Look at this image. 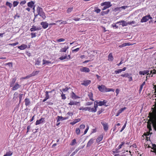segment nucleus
I'll return each instance as SVG.
<instances>
[{
	"label": "nucleus",
	"mask_w": 156,
	"mask_h": 156,
	"mask_svg": "<svg viewBox=\"0 0 156 156\" xmlns=\"http://www.w3.org/2000/svg\"><path fill=\"white\" fill-rule=\"evenodd\" d=\"M154 96V97H156V94H154L153 95ZM155 107H154V112L155 115L153 114V113H150L151 114L150 115V118L149 121L147 122V128L148 129L149 131L147 132L146 133H145L144 134V135L145 136H149V135H151L152 134V133H150V131L152 130V128L151 126V124H152V126H153V122L152 121H156V98L155 99ZM147 140H148V137L147 136Z\"/></svg>",
	"instance_id": "nucleus-1"
},
{
	"label": "nucleus",
	"mask_w": 156,
	"mask_h": 156,
	"mask_svg": "<svg viewBox=\"0 0 156 156\" xmlns=\"http://www.w3.org/2000/svg\"><path fill=\"white\" fill-rule=\"evenodd\" d=\"M101 6H104L103 8H102V10H105L107 9L108 8L112 6L110 2H104L102 3L101 4Z\"/></svg>",
	"instance_id": "nucleus-2"
},
{
	"label": "nucleus",
	"mask_w": 156,
	"mask_h": 156,
	"mask_svg": "<svg viewBox=\"0 0 156 156\" xmlns=\"http://www.w3.org/2000/svg\"><path fill=\"white\" fill-rule=\"evenodd\" d=\"M152 19V17L150 15H147L142 17L140 20L141 23L146 22L149 20V19L151 20Z\"/></svg>",
	"instance_id": "nucleus-3"
},
{
	"label": "nucleus",
	"mask_w": 156,
	"mask_h": 156,
	"mask_svg": "<svg viewBox=\"0 0 156 156\" xmlns=\"http://www.w3.org/2000/svg\"><path fill=\"white\" fill-rule=\"evenodd\" d=\"M98 88L99 91L102 92H107V88L104 85H99Z\"/></svg>",
	"instance_id": "nucleus-4"
},
{
	"label": "nucleus",
	"mask_w": 156,
	"mask_h": 156,
	"mask_svg": "<svg viewBox=\"0 0 156 156\" xmlns=\"http://www.w3.org/2000/svg\"><path fill=\"white\" fill-rule=\"evenodd\" d=\"M101 124L103 126L104 130L106 131H107L108 129V123L104 122H101Z\"/></svg>",
	"instance_id": "nucleus-5"
},
{
	"label": "nucleus",
	"mask_w": 156,
	"mask_h": 156,
	"mask_svg": "<svg viewBox=\"0 0 156 156\" xmlns=\"http://www.w3.org/2000/svg\"><path fill=\"white\" fill-rule=\"evenodd\" d=\"M41 29V28L40 27H36V26L33 25L32 26V27L30 29V30L31 32H32L36 30H40Z\"/></svg>",
	"instance_id": "nucleus-6"
},
{
	"label": "nucleus",
	"mask_w": 156,
	"mask_h": 156,
	"mask_svg": "<svg viewBox=\"0 0 156 156\" xmlns=\"http://www.w3.org/2000/svg\"><path fill=\"white\" fill-rule=\"evenodd\" d=\"M21 86L18 84V83H15V85L13 86V87L12 88V90H15L18 89Z\"/></svg>",
	"instance_id": "nucleus-7"
},
{
	"label": "nucleus",
	"mask_w": 156,
	"mask_h": 156,
	"mask_svg": "<svg viewBox=\"0 0 156 156\" xmlns=\"http://www.w3.org/2000/svg\"><path fill=\"white\" fill-rule=\"evenodd\" d=\"M80 70L81 72L86 73H88L90 71L89 69L87 67H83L80 69Z\"/></svg>",
	"instance_id": "nucleus-8"
},
{
	"label": "nucleus",
	"mask_w": 156,
	"mask_h": 156,
	"mask_svg": "<svg viewBox=\"0 0 156 156\" xmlns=\"http://www.w3.org/2000/svg\"><path fill=\"white\" fill-rule=\"evenodd\" d=\"M25 105L26 106L30 105L31 104L30 100L29 98H26L24 100Z\"/></svg>",
	"instance_id": "nucleus-9"
},
{
	"label": "nucleus",
	"mask_w": 156,
	"mask_h": 156,
	"mask_svg": "<svg viewBox=\"0 0 156 156\" xmlns=\"http://www.w3.org/2000/svg\"><path fill=\"white\" fill-rule=\"evenodd\" d=\"M57 118H58L57 120V122H58L60 121V120H66L69 119V117L68 116L65 117H62V116H57Z\"/></svg>",
	"instance_id": "nucleus-10"
},
{
	"label": "nucleus",
	"mask_w": 156,
	"mask_h": 156,
	"mask_svg": "<svg viewBox=\"0 0 156 156\" xmlns=\"http://www.w3.org/2000/svg\"><path fill=\"white\" fill-rule=\"evenodd\" d=\"M107 102V101L104 100L103 101H99V102H97V104H98V105L100 106H101L102 105H105V106H107V105H106V103Z\"/></svg>",
	"instance_id": "nucleus-11"
},
{
	"label": "nucleus",
	"mask_w": 156,
	"mask_h": 156,
	"mask_svg": "<svg viewBox=\"0 0 156 156\" xmlns=\"http://www.w3.org/2000/svg\"><path fill=\"white\" fill-rule=\"evenodd\" d=\"M41 25L42 26L44 29H46L48 27V24L46 22H42L41 23Z\"/></svg>",
	"instance_id": "nucleus-12"
},
{
	"label": "nucleus",
	"mask_w": 156,
	"mask_h": 156,
	"mask_svg": "<svg viewBox=\"0 0 156 156\" xmlns=\"http://www.w3.org/2000/svg\"><path fill=\"white\" fill-rule=\"evenodd\" d=\"M152 121L153 122V127L154 129L156 131V121ZM152 146L154 149H156V145L155 144H153Z\"/></svg>",
	"instance_id": "nucleus-13"
},
{
	"label": "nucleus",
	"mask_w": 156,
	"mask_h": 156,
	"mask_svg": "<svg viewBox=\"0 0 156 156\" xmlns=\"http://www.w3.org/2000/svg\"><path fill=\"white\" fill-rule=\"evenodd\" d=\"M91 83V81L90 80H87L84 81L83 82L81 83L82 85H84L85 86H87Z\"/></svg>",
	"instance_id": "nucleus-14"
},
{
	"label": "nucleus",
	"mask_w": 156,
	"mask_h": 156,
	"mask_svg": "<svg viewBox=\"0 0 156 156\" xmlns=\"http://www.w3.org/2000/svg\"><path fill=\"white\" fill-rule=\"evenodd\" d=\"M16 77H14L12 79V80L10 82V87H12L13 85L16 82Z\"/></svg>",
	"instance_id": "nucleus-15"
},
{
	"label": "nucleus",
	"mask_w": 156,
	"mask_h": 156,
	"mask_svg": "<svg viewBox=\"0 0 156 156\" xmlns=\"http://www.w3.org/2000/svg\"><path fill=\"white\" fill-rule=\"evenodd\" d=\"M44 119L43 118H42L39 120H37L36 122L35 125H37L40 124L41 122H43L44 121Z\"/></svg>",
	"instance_id": "nucleus-16"
},
{
	"label": "nucleus",
	"mask_w": 156,
	"mask_h": 156,
	"mask_svg": "<svg viewBox=\"0 0 156 156\" xmlns=\"http://www.w3.org/2000/svg\"><path fill=\"white\" fill-rule=\"evenodd\" d=\"M27 48V45L26 44H23L20 46L18 47V48L21 50H23Z\"/></svg>",
	"instance_id": "nucleus-17"
},
{
	"label": "nucleus",
	"mask_w": 156,
	"mask_h": 156,
	"mask_svg": "<svg viewBox=\"0 0 156 156\" xmlns=\"http://www.w3.org/2000/svg\"><path fill=\"white\" fill-rule=\"evenodd\" d=\"M94 139L93 138L91 139L88 142L87 147H90L94 143Z\"/></svg>",
	"instance_id": "nucleus-18"
},
{
	"label": "nucleus",
	"mask_w": 156,
	"mask_h": 156,
	"mask_svg": "<svg viewBox=\"0 0 156 156\" xmlns=\"http://www.w3.org/2000/svg\"><path fill=\"white\" fill-rule=\"evenodd\" d=\"M132 44H130L129 43H125L123 44H122L121 45H119V48H122L125 46H130L132 45Z\"/></svg>",
	"instance_id": "nucleus-19"
},
{
	"label": "nucleus",
	"mask_w": 156,
	"mask_h": 156,
	"mask_svg": "<svg viewBox=\"0 0 156 156\" xmlns=\"http://www.w3.org/2000/svg\"><path fill=\"white\" fill-rule=\"evenodd\" d=\"M150 71L149 70H145L144 71H140L139 72V73L140 75H144L148 73Z\"/></svg>",
	"instance_id": "nucleus-20"
},
{
	"label": "nucleus",
	"mask_w": 156,
	"mask_h": 156,
	"mask_svg": "<svg viewBox=\"0 0 156 156\" xmlns=\"http://www.w3.org/2000/svg\"><path fill=\"white\" fill-rule=\"evenodd\" d=\"M80 119H75L73 122H71L70 124L72 125H73L76 123L80 122Z\"/></svg>",
	"instance_id": "nucleus-21"
},
{
	"label": "nucleus",
	"mask_w": 156,
	"mask_h": 156,
	"mask_svg": "<svg viewBox=\"0 0 156 156\" xmlns=\"http://www.w3.org/2000/svg\"><path fill=\"white\" fill-rule=\"evenodd\" d=\"M103 138V135H100L96 140V141L97 143H99L101 141Z\"/></svg>",
	"instance_id": "nucleus-22"
},
{
	"label": "nucleus",
	"mask_w": 156,
	"mask_h": 156,
	"mask_svg": "<svg viewBox=\"0 0 156 156\" xmlns=\"http://www.w3.org/2000/svg\"><path fill=\"white\" fill-rule=\"evenodd\" d=\"M69 48V47L68 46H65L64 48H62L60 50V52H66V50Z\"/></svg>",
	"instance_id": "nucleus-23"
},
{
	"label": "nucleus",
	"mask_w": 156,
	"mask_h": 156,
	"mask_svg": "<svg viewBox=\"0 0 156 156\" xmlns=\"http://www.w3.org/2000/svg\"><path fill=\"white\" fill-rule=\"evenodd\" d=\"M88 96L89 97L90 99L94 101V100L93 98V94L91 92H89L88 94Z\"/></svg>",
	"instance_id": "nucleus-24"
},
{
	"label": "nucleus",
	"mask_w": 156,
	"mask_h": 156,
	"mask_svg": "<svg viewBox=\"0 0 156 156\" xmlns=\"http://www.w3.org/2000/svg\"><path fill=\"white\" fill-rule=\"evenodd\" d=\"M43 10L42 8L38 6L37 8V12L38 13V15L40 14V13H41L43 12Z\"/></svg>",
	"instance_id": "nucleus-25"
},
{
	"label": "nucleus",
	"mask_w": 156,
	"mask_h": 156,
	"mask_svg": "<svg viewBox=\"0 0 156 156\" xmlns=\"http://www.w3.org/2000/svg\"><path fill=\"white\" fill-rule=\"evenodd\" d=\"M34 2L31 1L27 3V5L28 7H30L31 8L33 7L34 5Z\"/></svg>",
	"instance_id": "nucleus-26"
},
{
	"label": "nucleus",
	"mask_w": 156,
	"mask_h": 156,
	"mask_svg": "<svg viewBox=\"0 0 156 156\" xmlns=\"http://www.w3.org/2000/svg\"><path fill=\"white\" fill-rule=\"evenodd\" d=\"M54 91V90H52L51 91H46L45 92V98H47L48 99L49 98V96L48 94L49 93H51L53 91Z\"/></svg>",
	"instance_id": "nucleus-27"
},
{
	"label": "nucleus",
	"mask_w": 156,
	"mask_h": 156,
	"mask_svg": "<svg viewBox=\"0 0 156 156\" xmlns=\"http://www.w3.org/2000/svg\"><path fill=\"white\" fill-rule=\"evenodd\" d=\"M80 102H76L74 101H71L68 104V105H77L78 103H79Z\"/></svg>",
	"instance_id": "nucleus-28"
},
{
	"label": "nucleus",
	"mask_w": 156,
	"mask_h": 156,
	"mask_svg": "<svg viewBox=\"0 0 156 156\" xmlns=\"http://www.w3.org/2000/svg\"><path fill=\"white\" fill-rule=\"evenodd\" d=\"M108 60L109 61H112L113 60L114 58L112 56V54L110 53L108 56Z\"/></svg>",
	"instance_id": "nucleus-29"
},
{
	"label": "nucleus",
	"mask_w": 156,
	"mask_h": 156,
	"mask_svg": "<svg viewBox=\"0 0 156 156\" xmlns=\"http://www.w3.org/2000/svg\"><path fill=\"white\" fill-rule=\"evenodd\" d=\"M109 11L110 10L109 9H108L107 10L105 11H102L101 13V16H104L105 15L108 14L109 13Z\"/></svg>",
	"instance_id": "nucleus-30"
},
{
	"label": "nucleus",
	"mask_w": 156,
	"mask_h": 156,
	"mask_svg": "<svg viewBox=\"0 0 156 156\" xmlns=\"http://www.w3.org/2000/svg\"><path fill=\"white\" fill-rule=\"evenodd\" d=\"M147 73V75H149V76H150L151 74H156V71L154 69V70L152 71V70L150 71V73ZM153 74L151 76H153Z\"/></svg>",
	"instance_id": "nucleus-31"
},
{
	"label": "nucleus",
	"mask_w": 156,
	"mask_h": 156,
	"mask_svg": "<svg viewBox=\"0 0 156 156\" xmlns=\"http://www.w3.org/2000/svg\"><path fill=\"white\" fill-rule=\"evenodd\" d=\"M131 74H129L128 73H127V75L126 77H127L129 79V81H131L133 80L132 77L131 76Z\"/></svg>",
	"instance_id": "nucleus-32"
},
{
	"label": "nucleus",
	"mask_w": 156,
	"mask_h": 156,
	"mask_svg": "<svg viewBox=\"0 0 156 156\" xmlns=\"http://www.w3.org/2000/svg\"><path fill=\"white\" fill-rule=\"evenodd\" d=\"M18 93L17 92H16L14 93L13 94V99L14 101H16L17 99L18 98Z\"/></svg>",
	"instance_id": "nucleus-33"
},
{
	"label": "nucleus",
	"mask_w": 156,
	"mask_h": 156,
	"mask_svg": "<svg viewBox=\"0 0 156 156\" xmlns=\"http://www.w3.org/2000/svg\"><path fill=\"white\" fill-rule=\"evenodd\" d=\"M24 94H20L19 95V104H20L22 99L23 97V96H24Z\"/></svg>",
	"instance_id": "nucleus-34"
},
{
	"label": "nucleus",
	"mask_w": 156,
	"mask_h": 156,
	"mask_svg": "<svg viewBox=\"0 0 156 156\" xmlns=\"http://www.w3.org/2000/svg\"><path fill=\"white\" fill-rule=\"evenodd\" d=\"M13 152L10 151H9L7 152L6 154L4 155L3 156H11Z\"/></svg>",
	"instance_id": "nucleus-35"
},
{
	"label": "nucleus",
	"mask_w": 156,
	"mask_h": 156,
	"mask_svg": "<svg viewBox=\"0 0 156 156\" xmlns=\"http://www.w3.org/2000/svg\"><path fill=\"white\" fill-rule=\"evenodd\" d=\"M72 95L71 96V98L73 99H76L79 98V97L76 96V94L73 92H72Z\"/></svg>",
	"instance_id": "nucleus-36"
},
{
	"label": "nucleus",
	"mask_w": 156,
	"mask_h": 156,
	"mask_svg": "<svg viewBox=\"0 0 156 156\" xmlns=\"http://www.w3.org/2000/svg\"><path fill=\"white\" fill-rule=\"evenodd\" d=\"M43 65H46L48 64L49 63H51V62L49 61H48L44 59L43 60Z\"/></svg>",
	"instance_id": "nucleus-37"
},
{
	"label": "nucleus",
	"mask_w": 156,
	"mask_h": 156,
	"mask_svg": "<svg viewBox=\"0 0 156 156\" xmlns=\"http://www.w3.org/2000/svg\"><path fill=\"white\" fill-rule=\"evenodd\" d=\"M5 5L6 6H9L10 9H11L12 7V4L11 3L9 2H6Z\"/></svg>",
	"instance_id": "nucleus-38"
},
{
	"label": "nucleus",
	"mask_w": 156,
	"mask_h": 156,
	"mask_svg": "<svg viewBox=\"0 0 156 156\" xmlns=\"http://www.w3.org/2000/svg\"><path fill=\"white\" fill-rule=\"evenodd\" d=\"M38 15H40V16L43 19H45L46 17L45 14L44 12L41 13H40V14Z\"/></svg>",
	"instance_id": "nucleus-39"
},
{
	"label": "nucleus",
	"mask_w": 156,
	"mask_h": 156,
	"mask_svg": "<svg viewBox=\"0 0 156 156\" xmlns=\"http://www.w3.org/2000/svg\"><path fill=\"white\" fill-rule=\"evenodd\" d=\"M39 71H33L31 74V76H35L37 75L38 73H39Z\"/></svg>",
	"instance_id": "nucleus-40"
},
{
	"label": "nucleus",
	"mask_w": 156,
	"mask_h": 156,
	"mask_svg": "<svg viewBox=\"0 0 156 156\" xmlns=\"http://www.w3.org/2000/svg\"><path fill=\"white\" fill-rule=\"evenodd\" d=\"M145 83L146 82L145 81H144L143 82V83L140 85V89L139 90V91H141L143 89V86L145 84Z\"/></svg>",
	"instance_id": "nucleus-41"
},
{
	"label": "nucleus",
	"mask_w": 156,
	"mask_h": 156,
	"mask_svg": "<svg viewBox=\"0 0 156 156\" xmlns=\"http://www.w3.org/2000/svg\"><path fill=\"white\" fill-rule=\"evenodd\" d=\"M122 22V27L126 26L127 25V23L124 20H121Z\"/></svg>",
	"instance_id": "nucleus-42"
},
{
	"label": "nucleus",
	"mask_w": 156,
	"mask_h": 156,
	"mask_svg": "<svg viewBox=\"0 0 156 156\" xmlns=\"http://www.w3.org/2000/svg\"><path fill=\"white\" fill-rule=\"evenodd\" d=\"M127 7V6H122L119 7V8H115V9L116 10H120V9H125Z\"/></svg>",
	"instance_id": "nucleus-43"
},
{
	"label": "nucleus",
	"mask_w": 156,
	"mask_h": 156,
	"mask_svg": "<svg viewBox=\"0 0 156 156\" xmlns=\"http://www.w3.org/2000/svg\"><path fill=\"white\" fill-rule=\"evenodd\" d=\"M76 143V140L74 139H73L71 143L70 144V145L73 146L75 145Z\"/></svg>",
	"instance_id": "nucleus-44"
},
{
	"label": "nucleus",
	"mask_w": 156,
	"mask_h": 156,
	"mask_svg": "<svg viewBox=\"0 0 156 156\" xmlns=\"http://www.w3.org/2000/svg\"><path fill=\"white\" fill-rule=\"evenodd\" d=\"M60 90L62 92V94H61V97L62 98V99L63 100H65L66 99V97L65 96V94H64L62 92V91L61 90Z\"/></svg>",
	"instance_id": "nucleus-45"
},
{
	"label": "nucleus",
	"mask_w": 156,
	"mask_h": 156,
	"mask_svg": "<svg viewBox=\"0 0 156 156\" xmlns=\"http://www.w3.org/2000/svg\"><path fill=\"white\" fill-rule=\"evenodd\" d=\"M67 56L66 55L65 56H62L60 57L59 58V59H60L61 60H63L64 59H66L67 58Z\"/></svg>",
	"instance_id": "nucleus-46"
},
{
	"label": "nucleus",
	"mask_w": 156,
	"mask_h": 156,
	"mask_svg": "<svg viewBox=\"0 0 156 156\" xmlns=\"http://www.w3.org/2000/svg\"><path fill=\"white\" fill-rule=\"evenodd\" d=\"M73 10V7L69 8L67 10V12L68 13H69L70 12Z\"/></svg>",
	"instance_id": "nucleus-47"
},
{
	"label": "nucleus",
	"mask_w": 156,
	"mask_h": 156,
	"mask_svg": "<svg viewBox=\"0 0 156 156\" xmlns=\"http://www.w3.org/2000/svg\"><path fill=\"white\" fill-rule=\"evenodd\" d=\"M19 4V2L17 1H14L13 3V5L14 7H15L17 5Z\"/></svg>",
	"instance_id": "nucleus-48"
},
{
	"label": "nucleus",
	"mask_w": 156,
	"mask_h": 156,
	"mask_svg": "<svg viewBox=\"0 0 156 156\" xmlns=\"http://www.w3.org/2000/svg\"><path fill=\"white\" fill-rule=\"evenodd\" d=\"M115 73L116 74H119L121 73L122 72L121 69H119L117 70H115Z\"/></svg>",
	"instance_id": "nucleus-49"
},
{
	"label": "nucleus",
	"mask_w": 156,
	"mask_h": 156,
	"mask_svg": "<svg viewBox=\"0 0 156 156\" xmlns=\"http://www.w3.org/2000/svg\"><path fill=\"white\" fill-rule=\"evenodd\" d=\"M97 102H98L97 101H96L94 102V109H97L98 107V104H97Z\"/></svg>",
	"instance_id": "nucleus-50"
},
{
	"label": "nucleus",
	"mask_w": 156,
	"mask_h": 156,
	"mask_svg": "<svg viewBox=\"0 0 156 156\" xmlns=\"http://www.w3.org/2000/svg\"><path fill=\"white\" fill-rule=\"evenodd\" d=\"M126 109V107H124L122 108H121L120 109H119L118 111L119 112V113H121L123 111L125 110Z\"/></svg>",
	"instance_id": "nucleus-51"
},
{
	"label": "nucleus",
	"mask_w": 156,
	"mask_h": 156,
	"mask_svg": "<svg viewBox=\"0 0 156 156\" xmlns=\"http://www.w3.org/2000/svg\"><path fill=\"white\" fill-rule=\"evenodd\" d=\"M31 38H33L36 37V33H31L30 34Z\"/></svg>",
	"instance_id": "nucleus-52"
},
{
	"label": "nucleus",
	"mask_w": 156,
	"mask_h": 156,
	"mask_svg": "<svg viewBox=\"0 0 156 156\" xmlns=\"http://www.w3.org/2000/svg\"><path fill=\"white\" fill-rule=\"evenodd\" d=\"M125 144L124 142H122L121 144L119 146V147H118V149H117V150H118V149H120L121 148L123 144Z\"/></svg>",
	"instance_id": "nucleus-53"
},
{
	"label": "nucleus",
	"mask_w": 156,
	"mask_h": 156,
	"mask_svg": "<svg viewBox=\"0 0 156 156\" xmlns=\"http://www.w3.org/2000/svg\"><path fill=\"white\" fill-rule=\"evenodd\" d=\"M76 132L77 135H79L80 133V130L79 128H77L76 130Z\"/></svg>",
	"instance_id": "nucleus-54"
},
{
	"label": "nucleus",
	"mask_w": 156,
	"mask_h": 156,
	"mask_svg": "<svg viewBox=\"0 0 156 156\" xmlns=\"http://www.w3.org/2000/svg\"><path fill=\"white\" fill-rule=\"evenodd\" d=\"M41 61H39L38 60H36L35 61V65H39L40 64Z\"/></svg>",
	"instance_id": "nucleus-55"
},
{
	"label": "nucleus",
	"mask_w": 156,
	"mask_h": 156,
	"mask_svg": "<svg viewBox=\"0 0 156 156\" xmlns=\"http://www.w3.org/2000/svg\"><path fill=\"white\" fill-rule=\"evenodd\" d=\"M104 111V109H101L99 111L97 112L98 115H99L101 114Z\"/></svg>",
	"instance_id": "nucleus-56"
},
{
	"label": "nucleus",
	"mask_w": 156,
	"mask_h": 156,
	"mask_svg": "<svg viewBox=\"0 0 156 156\" xmlns=\"http://www.w3.org/2000/svg\"><path fill=\"white\" fill-rule=\"evenodd\" d=\"M126 122L125 123L124 125L123 126L122 128L120 130V132H121L125 128L126 126Z\"/></svg>",
	"instance_id": "nucleus-57"
},
{
	"label": "nucleus",
	"mask_w": 156,
	"mask_h": 156,
	"mask_svg": "<svg viewBox=\"0 0 156 156\" xmlns=\"http://www.w3.org/2000/svg\"><path fill=\"white\" fill-rule=\"evenodd\" d=\"M107 92L113 91H115V90L112 88H107Z\"/></svg>",
	"instance_id": "nucleus-58"
},
{
	"label": "nucleus",
	"mask_w": 156,
	"mask_h": 156,
	"mask_svg": "<svg viewBox=\"0 0 156 156\" xmlns=\"http://www.w3.org/2000/svg\"><path fill=\"white\" fill-rule=\"evenodd\" d=\"M26 2V1L25 0H23L20 3V4L22 5H24Z\"/></svg>",
	"instance_id": "nucleus-59"
},
{
	"label": "nucleus",
	"mask_w": 156,
	"mask_h": 156,
	"mask_svg": "<svg viewBox=\"0 0 156 156\" xmlns=\"http://www.w3.org/2000/svg\"><path fill=\"white\" fill-rule=\"evenodd\" d=\"M97 111V109H94V108H91L90 112H95Z\"/></svg>",
	"instance_id": "nucleus-60"
},
{
	"label": "nucleus",
	"mask_w": 156,
	"mask_h": 156,
	"mask_svg": "<svg viewBox=\"0 0 156 156\" xmlns=\"http://www.w3.org/2000/svg\"><path fill=\"white\" fill-rule=\"evenodd\" d=\"M65 40L63 38H60L57 40V41L58 42H62L65 41Z\"/></svg>",
	"instance_id": "nucleus-61"
},
{
	"label": "nucleus",
	"mask_w": 156,
	"mask_h": 156,
	"mask_svg": "<svg viewBox=\"0 0 156 156\" xmlns=\"http://www.w3.org/2000/svg\"><path fill=\"white\" fill-rule=\"evenodd\" d=\"M87 108H87V107L84 108V107H82L81 108H80L79 109H80V110L87 111Z\"/></svg>",
	"instance_id": "nucleus-62"
},
{
	"label": "nucleus",
	"mask_w": 156,
	"mask_h": 156,
	"mask_svg": "<svg viewBox=\"0 0 156 156\" xmlns=\"http://www.w3.org/2000/svg\"><path fill=\"white\" fill-rule=\"evenodd\" d=\"M18 44V42H16V43L10 44H9V45L12 46H14Z\"/></svg>",
	"instance_id": "nucleus-63"
},
{
	"label": "nucleus",
	"mask_w": 156,
	"mask_h": 156,
	"mask_svg": "<svg viewBox=\"0 0 156 156\" xmlns=\"http://www.w3.org/2000/svg\"><path fill=\"white\" fill-rule=\"evenodd\" d=\"M89 126H87V127L86 129L84 131V134H86L87 133V131H88V130L89 129Z\"/></svg>",
	"instance_id": "nucleus-64"
}]
</instances>
